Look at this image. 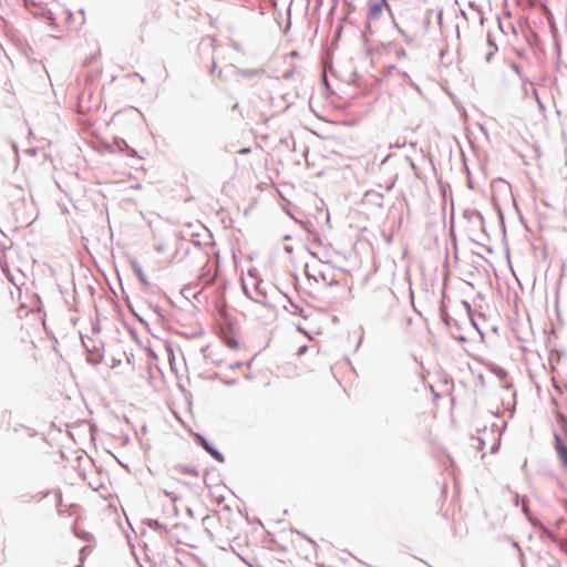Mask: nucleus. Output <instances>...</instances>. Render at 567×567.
I'll list each match as a JSON object with an SVG mask.
<instances>
[{
	"label": "nucleus",
	"instance_id": "nucleus-3",
	"mask_svg": "<svg viewBox=\"0 0 567 567\" xmlns=\"http://www.w3.org/2000/svg\"><path fill=\"white\" fill-rule=\"evenodd\" d=\"M249 151H250L249 148H243L238 153L239 154H247V153H249Z\"/></svg>",
	"mask_w": 567,
	"mask_h": 567
},
{
	"label": "nucleus",
	"instance_id": "nucleus-2",
	"mask_svg": "<svg viewBox=\"0 0 567 567\" xmlns=\"http://www.w3.org/2000/svg\"><path fill=\"white\" fill-rule=\"evenodd\" d=\"M226 342H227L228 347H230L233 349L239 348V342L233 338L227 339Z\"/></svg>",
	"mask_w": 567,
	"mask_h": 567
},
{
	"label": "nucleus",
	"instance_id": "nucleus-5",
	"mask_svg": "<svg viewBox=\"0 0 567 567\" xmlns=\"http://www.w3.org/2000/svg\"><path fill=\"white\" fill-rule=\"evenodd\" d=\"M561 549L567 553V542L561 544Z\"/></svg>",
	"mask_w": 567,
	"mask_h": 567
},
{
	"label": "nucleus",
	"instance_id": "nucleus-4",
	"mask_svg": "<svg viewBox=\"0 0 567 567\" xmlns=\"http://www.w3.org/2000/svg\"><path fill=\"white\" fill-rule=\"evenodd\" d=\"M497 374L501 377V378H504L506 375V373L503 371V370H498L497 371Z\"/></svg>",
	"mask_w": 567,
	"mask_h": 567
},
{
	"label": "nucleus",
	"instance_id": "nucleus-1",
	"mask_svg": "<svg viewBox=\"0 0 567 567\" xmlns=\"http://www.w3.org/2000/svg\"><path fill=\"white\" fill-rule=\"evenodd\" d=\"M384 10L391 11L388 0H370L368 6V18L370 20H378Z\"/></svg>",
	"mask_w": 567,
	"mask_h": 567
}]
</instances>
